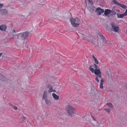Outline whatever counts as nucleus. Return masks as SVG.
<instances>
[{
    "mask_svg": "<svg viewBox=\"0 0 127 127\" xmlns=\"http://www.w3.org/2000/svg\"><path fill=\"white\" fill-rule=\"evenodd\" d=\"M29 33L26 32L19 33L17 36H16V38H18L16 44L19 47L24 48L26 46L27 40L28 39Z\"/></svg>",
    "mask_w": 127,
    "mask_h": 127,
    "instance_id": "f257e3e1",
    "label": "nucleus"
},
{
    "mask_svg": "<svg viewBox=\"0 0 127 127\" xmlns=\"http://www.w3.org/2000/svg\"><path fill=\"white\" fill-rule=\"evenodd\" d=\"M89 69L92 72L94 73L96 76L95 79V80L97 82H99V80L98 78H101V73L100 70L96 64H94L93 66L90 65L89 66Z\"/></svg>",
    "mask_w": 127,
    "mask_h": 127,
    "instance_id": "f03ea898",
    "label": "nucleus"
},
{
    "mask_svg": "<svg viewBox=\"0 0 127 127\" xmlns=\"http://www.w3.org/2000/svg\"><path fill=\"white\" fill-rule=\"evenodd\" d=\"M97 36L98 43L100 45H104L108 43V41L106 40L105 38L100 33H98Z\"/></svg>",
    "mask_w": 127,
    "mask_h": 127,
    "instance_id": "7ed1b4c3",
    "label": "nucleus"
},
{
    "mask_svg": "<svg viewBox=\"0 0 127 127\" xmlns=\"http://www.w3.org/2000/svg\"><path fill=\"white\" fill-rule=\"evenodd\" d=\"M71 25L74 27H77L80 24L81 21L77 17L74 18L72 17L70 19Z\"/></svg>",
    "mask_w": 127,
    "mask_h": 127,
    "instance_id": "20e7f679",
    "label": "nucleus"
},
{
    "mask_svg": "<svg viewBox=\"0 0 127 127\" xmlns=\"http://www.w3.org/2000/svg\"><path fill=\"white\" fill-rule=\"evenodd\" d=\"M66 109L67 111V113L70 116H72L74 115H76L75 112V109L72 106L68 105L66 106Z\"/></svg>",
    "mask_w": 127,
    "mask_h": 127,
    "instance_id": "39448f33",
    "label": "nucleus"
},
{
    "mask_svg": "<svg viewBox=\"0 0 127 127\" xmlns=\"http://www.w3.org/2000/svg\"><path fill=\"white\" fill-rule=\"evenodd\" d=\"M110 30L115 32H118L120 31L119 27L115 23L112 22L110 23Z\"/></svg>",
    "mask_w": 127,
    "mask_h": 127,
    "instance_id": "423d86ee",
    "label": "nucleus"
},
{
    "mask_svg": "<svg viewBox=\"0 0 127 127\" xmlns=\"http://www.w3.org/2000/svg\"><path fill=\"white\" fill-rule=\"evenodd\" d=\"M86 39H87L90 42L94 43V44L95 45L94 42H95V38L92 37L90 34H89Z\"/></svg>",
    "mask_w": 127,
    "mask_h": 127,
    "instance_id": "0eeeda50",
    "label": "nucleus"
},
{
    "mask_svg": "<svg viewBox=\"0 0 127 127\" xmlns=\"http://www.w3.org/2000/svg\"><path fill=\"white\" fill-rule=\"evenodd\" d=\"M95 11L98 15H101V13H103L104 12V10L100 7H98L96 9Z\"/></svg>",
    "mask_w": 127,
    "mask_h": 127,
    "instance_id": "6e6552de",
    "label": "nucleus"
},
{
    "mask_svg": "<svg viewBox=\"0 0 127 127\" xmlns=\"http://www.w3.org/2000/svg\"><path fill=\"white\" fill-rule=\"evenodd\" d=\"M89 34L87 32H85L84 33H81L79 32L78 34V35L79 36H80L85 39H86L87 38V37H88Z\"/></svg>",
    "mask_w": 127,
    "mask_h": 127,
    "instance_id": "1a4fd4ad",
    "label": "nucleus"
},
{
    "mask_svg": "<svg viewBox=\"0 0 127 127\" xmlns=\"http://www.w3.org/2000/svg\"><path fill=\"white\" fill-rule=\"evenodd\" d=\"M0 13L2 15H5L8 13V12L5 9H0Z\"/></svg>",
    "mask_w": 127,
    "mask_h": 127,
    "instance_id": "9d476101",
    "label": "nucleus"
},
{
    "mask_svg": "<svg viewBox=\"0 0 127 127\" xmlns=\"http://www.w3.org/2000/svg\"><path fill=\"white\" fill-rule=\"evenodd\" d=\"M98 79L99 80H100V83L99 86L100 88V89H102L103 88V83L104 82V80L102 78V75H101V78H98Z\"/></svg>",
    "mask_w": 127,
    "mask_h": 127,
    "instance_id": "9b49d317",
    "label": "nucleus"
},
{
    "mask_svg": "<svg viewBox=\"0 0 127 127\" xmlns=\"http://www.w3.org/2000/svg\"><path fill=\"white\" fill-rule=\"evenodd\" d=\"M51 13L52 15V16H56L57 15V11L56 9H54L52 10L51 11ZM53 17L52 18H53Z\"/></svg>",
    "mask_w": 127,
    "mask_h": 127,
    "instance_id": "f8f14e48",
    "label": "nucleus"
},
{
    "mask_svg": "<svg viewBox=\"0 0 127 127\" xmlns=\"http://www.w3.org/2000/svg\"><path fill=\"white\" fill-rule=\"evenodd\" d=\"M6 29V27L5 25H1L0 26V30L2 31H5Z\"/></svg>",
    "mask_w": 127,
    "mask_h": 127,
    "instance_id": "ddd939ff",
    "label": "nucleus"
},
{
    "mask_svg": "<svg viewBox=\"0 0 127 127\" xmlns=\"http://www.w3.org/2000/svg\"><path fill=\"white\" fill-rule=\"evenodd\" d=\"M95 9V7L94 6H91L89 7V9L91 13L94 11Z\"/></svg>",
    "mask_w": 127,
    "mask_h": 127,
    "instance_id": "4468645a",
    "label": "nucleus"
},
{
    "mask_svg": "<svg viewBox=\"0 0 127 127\" xmlns=\"http://www.w3.org/2000/svg\"><path fill=\"white\" fill-rule=\"evenodd\" d=\"M47 87L48 88H49V89L48 91V92L49 93H50L52 92L53 90V87L50 85H48L47 86Z\"/></svg>",
    "mask_w": 127,
    "mask_h": 127,
    "instance_id": "2eb2a0df",
    "label": "nucleus"
},
{
    "mask_svg": "<svg viewBox=\"0 0 127 127\" xmlns=\"http://www.w3.org/2000/svg\"><path fill=\"white\" fill-rule=\"evenodd\" d=\"M16 32V31L14 30L12 31V32H11V33H12V34L11 33V34H12L13 36V38L17 39L18 38H16V36H17L18 35V34L16 35L15 34Z\"/></svg>",
    "mask_w": 127,
    "mask_h": 127,
    "instance_id": "dca6fc26",
    "label": "nucleus"
},
{
    "mask_svg": "<svg viewBox=\"0 0 127 127\" xmlns=\"http://www.w3.org/2000/svg\"><path fill=\"white\" fill-rule=\"evenodd\" d=\"M52 96L56 100H58L59 98V96L57 95L56 94L54 93L52 94Z\"/></svg>",
    "mask_w": 127,
    "mask_h": 127,
    "instance_id": "f3484780",
    "label": "nucleus"
},
{
    "mask_svg": "<svg viewBox=\"0 0 127 127\" xmlns=\"http://www.w3.org/2000/svg\"><path fill=\"white\" fill-rule=\"evenodd\" d=\"M47 92L46 91H45L43 95L42 99L44 100H45L47 98Z\"/></svg>",
    "mask_w": 127,
    "mask_h": 127,
    "instance_id": "a211bd4d",
    "label": "nucleus"
},
{
    "mask_svg": "<svg viewBox=\"0 0 127 127\" xmlns=\"http://www.w3.org/2000/svg\"><path fill=\"white\" fill-rule=\"evenodd\" d=\"M44 100L46 103L47 104L50 105L52 103L49 99H47Z\"/></svg>",
    "mask_w": 127,
    "mask_h": 127,
    "instance_id": "6ab92c4d",
    "label": "nucleus"
},
{
    "mask_svg": "<svg viewBox=\"0 0 127 127\" xmlns=\"http://www.w3.org/2000/svg\"><path fill=\"white\" fill-rule=\"evenodd\" d=\"M112 12V10H110L109 9H106L104 12V14L106 15H107L109 14H110Z\"/></svg>",
    "mask_w": 127,
    "mask_h": 127,
    "instance_id": "aec40b11",
    "label": "nucleus"
},
{
    "mask_svg": "<svg viewBox=\"0 0 127 127\" xmlns=\"http://www.w3.org/2000/svg\"><path fill=\"white\" fill-rule=\"evenodd\" d=\"M119 6L122 7L123 8H124V9H126L127 7V6L120 3L119 5Z\"/></svg>",
    "mask_w": 127,
    "mask_h": 127,
    "instance_id": "412c9836",
    "label": "nucleus"
},
{
    "mask_svg": "<svg viewBox=\"0 0 127 127\" xmlns=\"http://www.w3.org/2000/svg\"><path fill=\"white\" fill-rule=\"evenodd\" d=\"M115 4H117L119 6L120 3L118 2L117 1L115 0H113L112 1Z\"/></svg>",
    "mask_w": 127,
    "mask_h": 127,
    "instance_id": "4be33fe9",
    "label": "nucleus"
},
{
    "mask_svg": "<svg viewBox=\"0 0 127 127\" xmlns=\"http://www.w3.org/2000/svg\"><path fill=\"white\" fill-rule=\"evenodd\" d=\"M119 14L118 13L117 14L118 17V18H123V17L125 16V15H124V13L123 14H120V16H119Z\"/></svg>",
    "mask_w": 127,
    "mask_h": 127,
    "instance_id": "5701e85b",
    "label": "nucleus"
},
{
    "mask_svg": "<svg viewBox=\"0 0 127 127\" xmlns=\"http://www.w3.org/2000/svg\"><path fill=\"white\" fill-rule=\"evenodd\" d=\"M9 104L11 106L13 107V108L15 110H17V109L18 108L16 106L13 105L11 104L10 103H9Z\"/></svg>",
    "mask_w": 127,
    "mask_h": 127,
    "instance_id": "b1692460",
    "label": "nucleus"
},
{
    "mask_svg": "<svg viewBox=\"0 0 127 127\" xmlns=\"http://www.w3.org/2000/svg\"><path fill=\"white\" fill-rule=\"evenodd\" d=\"M91 88V90L92 91H94V93L96 92V89L95 88L94 86H92Z\"/></svg>",
    "mask_w": 127,
    "mask_h": 127,
    "instance_id": "393cba45",
    "label": "nucleus"
},
{
    "mask_svg": "<svg viewBox=\"0 0 127 127\" xmlns=\"http://www.w3.org/2000/svg\"><path fill=\"white\" fill-rule=\"evenodd\" d=\"M107 105H108V106L110 108H113V106L112 104V103H108L107 104Z\"/></svg>",
    "mask_w": 127,
    "mask_h": 127,
    "instance_id": "a878e982",
    "label": "nucleus"
},
{
    "mask_svg": "<svg viewBox=\"0 0 127 127\" xmlns=\"http://www.w3.org/2000/svg\"><path fill=\"white\" fill-rule=\"evenodd\" d=\"M104 110L107 112L108 113H109L110 112L111 109H109L105 108L104 109Z\"/></svg>",
    "mask_w": 127,
    "mask_h": 127,
    "instance_id": "bb28decb",
    "label": "nucleus"
},
{
    "mask_svg": "<svg viewBox=\"0 0 127 127\" xmlns=\"http://www.w3.org/2000/svg\"><path fill=\"white\" fill-rule=\"evenodd\" d=\"M107 76L108 77V80H110L111 79V74L109 73H108L107 74Z\"/></svg>",
    "mask_w": 127,
    "mask_h": 127,
    "instance_id": "cd10ccee",
    "label": "nucleus"
},
{
    "mask_svg": "<svg viewBox=\"0 0 127 127\" xmlns=\"http://www.w3.org/2000/svg\"><path fill=\"white\" fill-rule=\"evenodd\" d=\"M94 60L95 62V63L97 64H98L99 63V62L97 59L96 58L94 59Z\"/></svg>",
    "mask_w": 127,
    "mask_h": 127,
    "instance_id": "c85d7f7f",
    "label": "nucleus"
},
{
    "mask_svg": "<svg viewBox=\"0 0 127 127\" xmlns=\"http://www.w3.org/2000/svg\"><path fill=\"white\" fill-rule=\"evenodd\" d=\"M124 15L125 16H127V9H126L125 12L124 13Z\"/></svg>",
    "mask_w": 127,
    "mask_h": 127,
    "instance_id": "c756f323",
    "label": "nucleus"
},
{
    "mask_svg": "<svg viewBox=\"0 0 127 127\" xmlns=\"http://www.w3.org/2000/svg\"><path fill=\"white\" fill-rule=\"evenodd\" d=\"M112 14L113 15H115L117 13L114 11H112Z\"/></svg>",
    "mask_w": 127,
    "mask_h": 127,
    "instance_id": "7c9ffc66",
    "label": "nucleus"
},
{
    "mask_svg": "<svg viewBox=\"0 0 127 127\" xmlns=\"http://www.w3.org/2000/svg\"><path fill=\"white\" fill-rule=\"evenodd\" d=\"M3 6V5L2 4H0V9Z\"/></svg>",
    "mask_w": 127,
    "mask_h": 127,
    "instance_id": "2f4dec72",
    "label": "nucleus"
},
{
    "mask_svg": "<svg viewBox=\"0 0 127 127\" xmlns=\"http://www.w3.org/2000/svg\"><path fill=\"white\" fill-rule=\"evenodd\" d=\"M73 68H74V70H75L76 69V66H74V67H73Z\"/></svg>",
    "mask_w": 127,
    "mask_h": 127,
    "instance_id": "473e14b6",
    "label": "nucleus"
},
{
    "mask_svg": "<svg viewBox=\"0 0 127 127\" xmlns=\"http://www.w3.org/2000/svg\"><path fill=\"white\" fill-rule=\"evenodd\" d=\"M92 118H93V119L95 121H96V120H95V118L94 117H93V116H92Z\"/></svg>",
    "mask_w": 127,
    "mask_h": 127,
    "instance_id": "72a5a7b5",
    "label": "nucleus"
},
{
    "mask_svg": "<svg viewBox=\"0 0 127 127\" xmlns=\"http://www.w3.org/2000/svg\"><path fill=\"white\" fill-rule=\"evenodd\" d=\"M23 119L24 120H26V117H25L24 116H23Z\"/></svg>",
    "mask_w": 127,
    "mask_h": 127,
    "instance_id": "f704fd0d",
    "label": "nucleus"
},
{
    "mask_svg": "<svg viewBox=\"0 0 127 127\" xmlns=\"http://www.w3.org/2000/svg\"><path fill=\"white\" fill-rule=\"evenodd\" d=\"M92 56H93V58L94 59L96 58H95V57L94 55H93Z\"/></svg>",
    "mask_w": 127,
    "mask_h": 127,
    "instance_id": "c9c22d12",
    "label": "nucleus"
},
{
    "mask_svg": "<svg viewBox=\"0 0 127 127\" xmlns=\"http://www.w3.org/2000/svg\"><path fill=\"white\" fill-rule=\"evenodd\" d=\"M3 54L2 53H0V57Z\"/></svg>",
    "mask_w": 127,
    "mask_h": 127,
    "instance_id": "e433bc0d",
    "label": "nucleus"
},
{
    "mask_svg": "<svg viewBox=\"0 0 127 127\" xmlns=\"http://www.w3.org/2000/svg\"><path fill=\"white\" fill-rule=\"evenodd\" d=\"M88 1H89V2L90 3H91V0H87Z\"/></svg>",
    "mask_w": 127,
    "mask_h": 127,
    "instance_id": "4c0bfd02",
    "label": "nucleus"
},
{
    "mask_svg": "<svg viewBox=\"0 0 127 127\" xmlns=\"http://www.w3.org/2000/svg\"><path fill=\"white\" fill-rule=\"evenodd\" d=\"M52 92H56V91L55 90H53H53L52 91Z\"/></svg>",
    "mask_w": 127,
    "mask_h": 127,
    "instance_id": "58836bf2",
    "label": "nucleus"
},
{
    "mask_svg": "<svg viewBox=\"0 0 127 127\" xmlns=\"http://www.w3.org/2000/svg\"><path fill=\"white\" fill-rule=\"evenodd\" d=\"M32 69L33 70H34L35 69V68H34H34H33L32 67Z\"/></svg>",
    "mask_w": 127,
    "mask_h": 127,
    "instance_id": "ea45409f",
    "label": "nucleus"
},
{
    "mask_svg": "<svg viewBox=\"0 0 127 127\" xmlns=\"http://www.w3.org/2000/svg\"><path fill=\"white\" fill-rule=\"evenodd\" d=\"M22 3H21V4H20L22 5Z\"/></svg>",
    "mask_w": 127,
    "mask_h": 127,
    "instance_id": "a19ab883",
    "label": "nucleus"
},
{
    "mask_svg": "<svg viewBox=\"0 0 127 127\" xmlns=\"http://www.w3.org/2000/svg\"><path fill=\"white\" fill-rule=\"evenodd\" d=\"M126 89L127 90V86H126Z\"/></svg>",
    "mask_w": 127,
    "mask_h": 127,
    "instance_id": "79ce46f5",
    "label": "nucleus"
}]
</instances>
